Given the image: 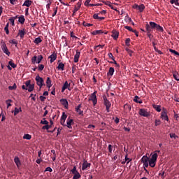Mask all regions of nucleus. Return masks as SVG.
I'll use <instances>...</instances> for the list:
<instances>
[{
	"mask_svg": "<svg viewBox=\"0 0 179 179\" xmlns=\"http://www.w3.org/2000/svg\"><path fill=\"white\" fill-rule=\"evenodd\" d=\"M43 120H41V124H42L43 125H45L42 127V129H46V130L50 129V128H51L54 122H52V120H50V125H48V121L45 120V118H43Z\"/></svg>",
	"mask_w": 179,
	"mask_h": 179,
	"instance_id": "nucleus-1",
	"label": "nucleus"
},
{
	"mask_svg": "<svg viewBox=\"0 0 179 179\" xmlns=\"http://www.w3.org/2000/svg\"><path fill=\"white\" fill-rule=\"evenodd\" d=\"M103 99L104 106L106 108L107 113H110V108H111V103L108 101V99H107V96H106V95L103 96Z\"/></svg>",
	"mask_w": 179,
	"mask_h": 179,
	"instance_id": "nucleus-2",
	"label": "nucleus"
},
{
	"mask_svg": "<svg viewBox=\"0 0 179 179\" xmlns=\"http://www.w3.org/2000/svg\"><path fill=\"white\" fill-rule=\"evenodd\" d=\"M36 81L38 86H39L40 89L43 87V86H45V84H44V79L43 78L40 77L39 75L36 76Z\"/></svg>",
	"mask_w": 179,
	"mask_h": 179,
	"instance_id": "nucleus-3",
	"label": "nucleus"
},
{
	"mask_svg": "<svg viewBox=\"0 0 179 179\" xmlns=\"http://www.w3.org/2000/svg\"><path fill=\"white\" fill-rule=\"evenodd\" d=\"M138 114L141 115V117H150V113L148 112V110L145 108L139 109Z\"/></svg>",
	"mask_w": 179,
	"mask_h": 179,
	"instance_id": "nucleus-4",
	"label": "nucleus"
},
{
	"mask_svg": "<svg viewBox=\"0 0 179 179\" xmlns=\"http://www.w3.org/2000/svg\"><path fill=\"white\" fill-rule=\"evenodd\" d=\"M97 92H94L89 98V101H92L93 106H96L97 104V96H96V94Z\"/></svg>",
	"mask_w": 179,
	"mask_h": 179,
	"instance_id": "nucleus-5",
	"label": "nucleus"
},
{
	"mask_svg": "<svg viewBox=\"0 0 179 179\" xmlns=\"http://www.w3.org/2000/svg\"><path fill=\"white\" fill-rule=\"evenodd\" d=\"M161 118L164 120V121H169V116L167 115V109L163 108L161 113Z\"/></svg>",
	"mask_w": 179,
	"mask_h": 179,
	"instance_id": "nucleus-6",
	"label": "nucleus"
},
{
	"mask_svg": "<svg viewBox=\"0 0 179 179\" xmlns=\"http://www.w3.org/2000/svg\"><path fill=\"white\" fill-rule=\"evenodd\" d=\"M1 50H2L3 52H4V54L8 55V57H9V55H10V52H9V50L8 49V47L6 46V43H3L1 45Z\"/></svg>",
	"mask_w": 179,
	"mask_h": 179,
	"instance_id": "nucleus-7",
	"label": "nucleus"
},
{
	"mask_svg": "<svg viewBox=\"0 0 179 179\" xmlns=\"http://www.w3.org/2000/svg\"><path fill=\"white\" fill-rule=\"evenodd\" d=\"M145 29H146V31H147V36H148L150 40H152V38H153V36L150 34L151 28H150V25H149V24L148 22H146Z\"/></svg>",
	"mask_w": 179,
	"mask_h": 179,
	"instance_id": "nucleus-8",
	"label": "nucleus"
},
{
	"mask_svg": "<svg viewBox=\"0 0 179 179\" xmlns=\"http://www.w3.org/2000/svg\"><path fill=\"white\" fill-rule=\"evenodd\" d=\"M66 124L64 127H67V128H69V129H72V124H73V119H69L68 118L66 120Z\"/></svg>",
	"mask_w": 179,
	"mask_h": 179,
	"instance_id": "nucleus-9",
	"label": "nucleus"
},
{
	"mask_svg": "<svg viewBox=\"0 0 179 179\" xmlns=\"http://www.w3.org/2000/svg\"><path fill=\"white\" fill-rule=\"evenodd\" d=\"M26 34V29H20L18 30L17 37H20L21 39L24 38V35Z\"/></svg>",
	"mask_w": 179,
	"mask_h": 179,
	"instance_id": "nucleus-10",
	"label": "nucleus"
},
{
	"mask_svg": "<svg viewBox=\"0 0 179 179\" xmlns=\"http://www.w3.org/2000/svg\"><path fill=\"white\" fill-rule=\"evenodd\" d=\"M80 57V52L76 50V53L74 55V62L76 64L79 62V58Z\"/></svg>",
	"mask_w": 179,
	"mask_h": 179,
	"instance_id": "nucleus-11",
	"label": "nucleus"
},
{
	"mask_svg": "<svg viewBox=\"0 0 179 179\" xmlns=\"http://www.w3.org/2000/svg\"><path fill=\"white\" fill-rule=\"evenodd\" d=\"M60 103L62 106H64V108H68V100L66 99H60Z\"/></svg>",
	"mask_w": 179,
	"mask_h": 179,
	"instance_id": "nucleus-12",
	"label": "nucleus"
},
{
	"mask_svg": "<svg viewBox=\"0 0 179 179\" xmlns=\"http://www.w3.org/2000/svg\"><path fill=\"white\" fill-rule=\"evenodd\" d=\"M14 162L18 169L20 167V166H22V162H20V159H19V157H15L14 158Z\"/></svg>",
	"mask_w": 179,
	"mask_h": 179,
	"instance_id": "nucleus-13",
	"label": "nucleus"
},
{
	"mask_svg": "<svg viewBox=\"0 0 179 179\" xmlns=\"http://www.w3.org/2000/svg\"><path fill=\"white\" fill-rule=\"evenodd\" d=\"M91 164L90 163L87 162V161L84 160L83 166H82V170H86L87 167H90Z\"/></svg>",
	"mask_w": 179,
	"mask_h": 179,
	"instance_id": "nucleus-14",
	"label": "nucleus"
},
{
	"mask_svg": "<svg viewBox=\"0 0 179 179\" xmlns=\"http://www.w3.org/2000/svg\"><path fill=\"white\" fill-rule=\"evenodd\" d=\"M80 6H82V1H78L77 5L74 8V13H76L79 9H80Z\"/></svg>",
	"mask_w": 179,
	"mask_h": 179,
	"instance_id": "nucleus-15",
	"label": "nucleus"
},
{
	"mask_svg": "<svg viewBox=\"0 0 179 179\" xmlns=\"http://www.w3.org/2000/svg\"><path fill=\"white\" fill-rule=\"evenodd\" d=\"M150 31H152V30H155V29H156V27H157V24L155 22H150Z\"/></svg>",
	"mask_w": 179,
	"mask_h": 179,
	"instance_id": "nucleus-16",
	"label": "nucleus"
},
{
	"mask_svg": "<svg viewBox=\"0 0 179 179\" xmlns=\"http://www.w3.org/2000/svg\"><path fill=\"white\" fill-rule=\"evenodd\" d=\"M49 58L50 59V64H52V62H54V61H55V59H57V53L53 52L50 57Z\"/></svg>",
	"mask_w": 179,
	"mask_h": 179,
	"instance_id": "nucleus-17",
	"label": "nucleus"
},
{
	"mask_svg": "<svg viewBox=\"0 0 179 179\" xmlns=\"http://www.w3.org/2000/svg\"><path fill=\"white\" fill-rule=\"evenodd\" d=\"M120 33L115 30H113L112 31V37L114 38V40H117L118 38Z\"/></svg>",
	"mask_w": 179,
	"mask_h": 179,
	"instance_id": "nucleus-18",
	"label": "nucleus"
},
{
	"mask_svg": "<svg viewBox=\"0 0 179 179\" xmlns=\"http://www.w3.org/2000/svg\"><path fill=\"white\" fill-rule=\"evenodd\" d=\"M31 3H33V1H31V0H26L22 6H27V8H29V6L31 5Z\"/></svg>",
	"mask_w": 179,
	"mask_h": 179,
	"instance_id": "nucleus-19",
	"label": "nucleus"
},
{
	"mask_svg": "<svg viewBox=\"0 0 179 179\" xmlns=\"http://www.w3.org/2000/svg\"><path fill=\"white\" fill-rule=\"evenodd\" d=\"M115 69L114 67H110L109 71L107 73L108 76H113L114 75Z\"/></svg>",
	"mask_w": 179,
	"mask_h": 179,
	"instance_id": "nucleus-20",
	"label": "nucleus"
},
{
	"mask_svg": "<svg viewBox=\"0 0 179 179\" xmlns=\"http://www.w3.org/2000/svg\"><path fill=\"white\" fill-rule=\"evenodd\" d=\"M173 77L175 80H177L178 82H179V74H178V72L173 71Z\"/></svg>",
	"mask_w": 179,
	"mask_h": 179,
	"instance_id": "nucleus-21",
	"label": "nucleus"
},
{
	"mask_svg": "<svg viewBox=\"0 0 179 179\" xmlns=\"http://www.w3.org/2000/svg\"><path fill=\"white\" fill-rule=\"evenodd\" d=\"M100 2H102L103 3H104L105 5H106L107 6H109V8H111V9L114 10V7L113 6V5H111V2L110 1H100Z\"/></svg>",
	"mask_w": 179,
	"mask_h": 179,
	"instance_id": "nucleus-22",
	"label": "nucleus"
},
{
	"mask_svg": "<svg viewBox=\"0 0 179 179\" xmlns=\"http://www.w3.org/2000/svg\"><path fill=\"white\" fill-rule=\"evenodd\" d=\"M103 33H104V31H103V30H96V31H93L92 32V34L93 36H97L98 34H103Z\"/></svg>",
	"mask_w": 179,
	"mask_h": 179,
	"instance_id": "nucleus-23",
	"label": "nucleus"
},
{
	"mask_svg": "<svg viewBox=\"0 0 179 179\" xmlns=\"http://www.w3.org/2000/svg\"><path fill=\"white\" fill-rule=\"evenodd\" d=\"M26 20V19H24V15H20L18 17V22L21 24H24V21Z\"/></svg>",
	"mask_w": 179,
	"mask_h": 179,
	"instance_id": "nucleus-24",
	"label": "nucleus"
},
{
	"mask_svg": "<svg viewBox=\"0 0 179 179\" xmlns=\"http://www.w3.org/2000/svg\"><path fill=\"white\" fill-rule=\"evenodd\" d=\"M93 18L98 19L99 20H104V19H106V17H99V14H96V13L94 14Z\"/></svg>",
	"mask_w": 179,
	"mask_h": 179,
	"instance_id": "nucleus-25",
	"label": "nucleus"
},
{
	"mask_svg": "<svg viewBox=\"0 0 179 179\" xmlns=\"http://www.w3.org/2000/svg\"><path fill=\"white\" fill-rule=\"evenodd\" d=\"M139 99H141V98H139V96H135L134 99V101L135 103H138V104H142L143 101H142V100H139Z\"/></svg>",
	"mask_w": 179,
	"mask_h": 179,
	"instance_id": "nucleus-26",
	"label": "nucleus"
},
{
	"mask_svg": "<svg viewBox=\"0 0 179 179\" xmlns=\"http://www.w3.org/2000/svg\"><path fill=\"white\" fill-rule=\"evenodd\" d=\"M153 108H155V110H156V111H157L158 113H160V111H162V106H159V105H153Z\"/></svg>",
	"mask_w": 179,
	"mask_h": 179,
	"instance_id": "nucleus-27",
	"label": "nucleus"
},
{
	"mask_svg": "<svg viewBox=\"0 0 179 179\" xmlns=\"http://www.w3.org/2000/svg\"><path fill=\"white\" fill-rule=\"evenodd\" d=\"M149 157H148V156H143V157H142V159H141V162H143V163H148V162H149Z\"/></svg>",
	"mask_w": 179,
	"mask_h": 179,
	"instance_id": "nucleus-28",
	"label": "nucleus"
},
{
	"mask_svg": "<svg viewBox=\"0 0 179 179\" xmlns=\"http://www.w3.org/2000/svg\"><path fill=\"white\" fill-rule=\"evenodd\" d=\"M148 163H149V166H150V167H155V166H156V161H153V160H152V159H150V160L148 161Z\"/></svg>",
	"mask_w": 179,
	"mask_h": 179,
	"instance_id": "nucleus-29",
	"label": "nucleus"
},
{
	"mask_svg": "<svg viewBox=\"0 0 179 179\" xmlns=\"http://www.w3.org/2000/svg\"><path fill=\"white\" fill-rule=\"evenodd\" d=\"M19 113H22V108H15L14 115H17V114H19Z\"/></svg>",
	"mask_w": 179,
	"mask_h": 179,
	"instance_id": "nucleus-30",
	"label": "nucleus"
},
{
	"mask_svg": "<svg viewBox=\"0 0 179 179\" xmlns=\"http://www.w3.org/2000/svg\"><path fill=\"white\" fill-rule=\"evenodd\" d=\"M42 41H43V40L41 39V38L38 37V38H35V40L34 41V43L35 44H40V43H41Z\"/></svg>",
	"mask_w": 179,
	"mask_h": 179,
	"instance_id": "nucleus-31",
	"label": "nucleus"
},
{
	"mask_svg": "<svg viewBox=\"0 0 179 179\" xmlns=\"http://www.w3.org/2000/svg\"><path fill=\"white\" fill-rule=\"evenodd\" d=\"M150 160H152L155 162H157V153H154L151 159Z\"/></svg>",
	"mask_w": 179,
	"mask_h": 179,
	"instance_id": "nucleus-32",
	"label": "nucleus"
},
{
	"mask_svg": "<svg viewBox=\"0 0 179 179\" xmlns=\"http://www.w3.org/2000/svg\"><path fill=\"white\" fill-rule=\"evenodd\" d=\"M155 29L156 30H157V31H160L161 33H163V31H164V29L159 24H157Z\"/></svg>",
	"mask_w": 179,
	"mask_h": 179,
	"instance_id": "nucleus-33",
	"label": "nucleus"
},
{
	"mask_svg": "<svg viewBox=\"0 0 179 179\" xmlns=\"http://www.w3.org/2000/svg\"><path fill=\"white\" fill-rule=\"evenodd\" d=\"M64 68H65V64H64L63 63H59L57 69H59L60 71H64Z\"/></svg>",
	"mask_w": 179,
	"mask_h": 179,
	"instance_id": "nucleus-34",
	"label": "nucleus"
},
{
	"mask_svg": "<svg viewBox=\"0 0 179 179\" xmlns=\"http://www.w3.org/2000/svg\"><path fill=\"white\" fill-rule=\"evenodd\" d=\"M43 55H38L36 59V64H40L43 61Z\"/></svg>",
	"mask_w": 179,
	"mask_h": 179,
	"instance_id": "nucleus-35",
	"label": "nucleus"
},
{
	"mask_svg": "<svg viewBox=\"0 0 179 179\" xmlns=\"http://www.w3.org/2000/svg\"><path fill=\"white\" fill-rule=\"evenodd\" d=\"M23 139H27V141H30V139H31V135L24 134L23 136Z\"/></svg>",
	"mask_w": 179,
	"mask_h": 179,
	"instance_id": "nucleus-36",
	"label": "nucleus"
},
{
	"mask_svg": "<svg viewBox=\"0 0 179 179\" xmlns=\"http://www.w3.org/2000/svg\"><path fill=\"white\" fill-rule=\"evenodd\" d=\"M28 92H33V90H34V84H31L29 86H28V89H27Z\"/></svg>",
	"mask_w": 179,
	"mask_h": 179,
	"instance_id": "nucleus-37",
	"label": "nucleus"
},
{
	"mask_svg": "<svg viewBox=\"0 0 179 179\" xmlns=\"http://www.w3.org/2000/svg\"><path fill=\"white\" fill-rule=\"evenodd\" d=\"M170 3H171V5L175 3L176 6H179L178 0H170Z\"/></svg>",
	"mask_w": 179,
	"mask_h": 179,
	"instance_id": "nucleus-38",
	"label": "nucleus"
},
{
	"mask_svg": "<svg viewBox=\"0 0 179 179\" xmlns=\"http://www.w3.org/2000/svg\"><path fill=\"white\" fill-rule=\"evenodd\" d=\"M76 111L78 113L79 115H83V110H80V108H76Z\"/></svg>",
	"mask_w": 179,
	"mask_h": 179,
	"instance_id": "nucleus-39",
	"label": "nucleus"
},
{
	"mask_svg": "<svg viewBox=\"0 0 179 179\" xmlns=\"http://www.w3.org/2000/svg\"><path fill=\"white\" fill-rule=\"evenodd\" d=\"M143 166H144L145 171H146V173H149V171H148V169H146V168L149 167V162H144Z\"/></svg>",
	"mask_w": 179,
	"mask_h": 179,
	"instance_id": "nucleus-40",
	"label": "nucleus"
},
{
	"mask_svg": "<svg viewBox=\"0 0 179 179\" xmlns=\"http://www.w3.org/2000/svg\"><path fill=\"white\" fill-rule=\"evenodd\" d=\"M80 177V173H79V172H77L76 173H74L73 179H79Z\"/></svg>",
	"mask_w": 179,
	"mask_h": 179,
	"instance_id": "nucleus-41",
	"label": "nucleus"
},
{
	"mask_svg": "<svg viewBox=\"0 0 179 179\" xmlns=\"http://www.w3.org/2000/svg\"><path fill=\"white\" fill-rule=\"evenodd\" d=\"M139 12H142L143 10H145V5L141 4L138 6V9Z\"/></svg>",
	"mask_w": 179,
	"mask_h": 179,
	"instance_id": "nucleus-42",
	"label": "nucleus"
},
{
	"mask_svg": "<svg viewBox=\"0 0 179 179\" xmlns=\"http://www.w3.org/2000/svg\"><path fill=\"white\" fill-rule=\"evenodd\" d=\"M17 86H16V83H14L13 86H9V90H16Z\"/></svg>",
	"mask_w": 179,
	"mask_h": 179,
	"instance_id": "nucleus-43",
	"label": "nucleus"
},
{
	"mask_svg": "<svg viewBox=\"0 0 179 179\" xmlns=\"http://www.w3.org/2000/svg\"><path fill=\"white\" fill-rule=\"evenodd\" d=\"M6 103L7 104V108H9L10 107L12 106V104H10V103H12L11 99H8V100L6 101Z\"/></svg>",
	"mask_w": 179,
	"mask_h": 179,
	"instance_id": "nucleus-44",
	"label": "nucleus"
},
{
	"mask_svg": "<svg viewBox=\"0 0 179 179\" xmlns=\"http://www.w3.org/2000/svg\"><path fill=\"white\" fill-rule=\"evenodd\" d=\"M66 118H68V116L66 115V114L65 113V112L62 113V115L61 117V120H66Z\"/></svg>",
	"mask_w": 179,
	"mask_h": 179,
	"instance_id": "nucleus-45",
	"label": "nucleus"
},
{
	"mask_svg": "<svg viewBox=\"0 0 179 179\" xmlns=\"http://www.w3.org/2000/svg\"><path fill=\"white\" fill-rule=\"evenodd\" d=\"M54 13H52V16L54 17L57 15V12H58V7L53 8Z\"/></svg>",
	"mask_w": 179,
	"mask_h": 179,
	"instance_id": "nucleus-46",
	"label": "nucleus"
},
{
	"mask_svg": "<svg viewBox=\"0 0 179 179\" xmlns=\"http://www.w3.org/2000/svg\"><path fill=\"white\" fill-rule=\"evenodd\" d=\"M31 63L32 64H37V56H34L31 58Z\"/></svg>",
	"mask_w": 179,
	"mask_h": 179,
	"instance_id": "nucleus-47",
	"label": "nucleus"
},
{
	"mask_svg": "<svg viewBox=\"0 0 179 179\" xmlns=\"http://www.w3.org/2000/svg\"><path fill=\"white\" fill-rule=\"evenodd\" d=\"M83 25L85 27H90V26H93L92 24H89V23L86 22H85V21L83 22Z\"/></svg>",
	"mask_w": 179,
	"mask_h": 179,
	"instance_id": "nucleus-48",
	"label": "nucleus"
},
{
	"mask_svg": "<svg viewBox=\"0 0 179 179\" xmlns=\"http://www.w3.org/2000/svg\"><path fill=\"white\" fill-rule=\"evenodd\" d=\"M169 51L172 53L174 54V55H178L179 57V52L173 50V49H169Z\"/></svg>",
	"mask_w": 179,
	"mask_h": 179,
	"instance_id": "nucleus-49",
	"label": "nucleus"
},
{
	"mask_svg": "<svg viewBox=\"0 0 179 179\" xmlns=\"http://www.w3.org/2000/svg\"><path fill=\"white\" fill-rule=\"evenodd\" d=\"M10 44H15V47H17V41L16 40L13 39L9 41Z\"/></svg>",
	"mask_w": 179,
	"mask_h": 179,
	"instance_id": "nucleus-50",
	"label": "nucleus"
},
{
	"mask_svg": "<svg viewBox=\"0 0 179 179\" xmlns=\"http://www.w3.org/2000/svg\"><path fill=\"white\" fill-rule=\"evenodd\" d=\"M8 65H10L11 68H16L17 65L13 63V61H10L8 62Z\"/></svg>",
	"mask_w": 179,
	"mask_h": 179,
	"instance_id": "nucleus-51",
	"label": "nucleus"
},
{
	"mask_svg": "<svg viewBox=\"0 0 179 179\" xmlns=\"http://www.w3.org/2000/svg\"><path fill=\"white\" fill-rule=\"evenodd\" d=\"M130 43H131V39H130L129 38H127L125 40V44H126V45H127L128 47H129Z\"/></svg>",
	"mask_w": 179,
	"mask_h": 179,
	"instance_id": "nucleus-52",
	"label": "nucleus"
},
{
	"mask_svg": "<svg viewBox=\"0 0 179 179\" xmlns=\"http://www.w3.org/2000/svg\"><path fill=\"white\" fill-rule=\"evenodd\" d=\"M38 71H40L41 72V71H43V69H44V64H39L38 66Z\"/></svg>",
	"mask_w": 179,
	"mask_h": 179,
	"instance_id": "nucleus-53",
	"label": "nucleus"
},
{
	"mask_svg": "<svg viewBox=\"0 0 179 179\" xmlns=\"http://www.w3.org/2000/svg\"><path fill=\"white\" fill-rule=\"evenodd\" d=\"M52 82L51 81V78H50V77L47 78L46 80V85H52Z\"/></svg>",
	"mask_w": 179,
	"mask_h": 179,
	"instance_id": "nucleus-54",
	"label": "nucleus"
},
{
	"mask_svg": "<svg viewBox=\"0 0 179 179\" xmlns=\"http://www.w3.org/2000/svg\"><path fill=\"white\" fill-rule=\"evenodd\" d=\"M160 124H162V121H160V120H155V127H158Z\"/></svg>",
	"mask_w": 179,
	"mask_h": 179,
	"instance_id": "nucleus-55",
	"label": "nucleus"
},
{
	"mask_svg": "<svg viewBox=\"0 0 179 179\" xmlns=\"http://www.w3.org/2000/svg\"><path fill=\"white\" fill-rule=\"evenodd\" d=\"M124 29H126L127 30H129V31H134V29H132V27H129V26H125Z\"/></svg>",
	"mask_w": 179,
	"mask_h": 179,
	"instance_id": "nucleus-56",
	"label": "nucleus"
},
{
	"mask_svg": "<svg viewBox=\"0 0 179 179\" xmlns=\"http://www.w3.org/2000/svg\"><path fill=\"white\" fill-rule=\"evenodd\" d=\"M71 173L73 174H76V173H78V171L76 170V166H73V169L71 170Z\"/></svg>",
	"mask_w": 179,
	"mask_h": 179,
	"instance_id": "nucleus-57",
	"label": "nucleus"
},
{
	"mask_svg": "<svg viewBox=\"0 0 179 179\" xmlns=\"http://www.w3.org/2000/svg\"><path fill=\"white\" fill-rule=\"evenodd\" d=\"M45 171H49V173H52V169L50 166L47 167L45 169Z\"/></svg>",
	"mask_w": 179,
	"mask_h": 179,
	"instance_id": "nucleus-58",
	"label": "nucleus"
},
{
	"mask_svg": "<svg viewBox=\"0 0 179 179\" xmlns=\"http://www.w3.org/2000/svg\"><path fill=\"white\" fill-rule=\"evenodd\" d=\"M108 150L109 153H113V145H111V144L108 145Z\"/></svg>",
	"mask_w": 179,
	"mask_h": 179,
	"instance_id": "nucleus-59",
	"label": "nucleus"
},
{
	"mask_svg": "<svg viewBox=\"0 0 179 179\" xmlns=\"http://www.w3.org/2000/svg\"><path fill=\"white\" fill-rule=\"evenodd\" d=\"M9 20H10V22L12 26H15V20H14L13 17H10V18L9 19Z\"/></svg>",
	"mask_w": 179,
	"mask_h": 179,
	"instance_id": "nucleus-60",
	"label": "nucleus"
},
{
	"mask_svg": "<svg viewBox=\"0 0 179 179\" xmlns=\"http://www.w3.org/2000/svg\"><path fill=\"white\" fill-rule=\"evenodd\" d=\"M108 57L110 58V59H113V61H115L114 59V56L113 55V53H108Z\"/></svg>",
	"mask_w": 179,
	"mask_h": 179,
	"instance_id": "nucleus-61",
	"label": "nucleus"
},
{
	"mask_svg": "<svg viewBox=\"0 0 179 179\" xmlns=\"http://www.w3.org/2000/svg\"><path fill=\"white\" fill-rule=\"evenodd\" d=\"M69 86V84L68 83V81H66L63 85V87H65L66 89H68V87Z\"/></svg>",
	"mask_w": 179,
	"mask_h": 179,
	"instance_id": "nucleus-62",
	"label": "nucleus"
},
{
	"mask_svg": "<svg viewBox=\"0 0 179 179\" xmlns=\"http://www.w3.org/2000/svg\"><path fill=\"white\" fill-rule=\"evenodd\" d=\"M31 84H30V80H27L25 82V86L27 87H28V86L31 85Z\"/></svg>",
	"mask_w": 179,
	"mask_h": 179,
	"instance_id": "nucleus-63",
	"label": "nucleus"
},
{
	"mask_svg": "<svg viewBox=\"0 0 179 179\" xmlns=\"http://www.w3.org/2000/svg\"><path fill=\"white\" fill-rule=\"evenodd\" d=\"M45 99H46V97L44 96H40V100H41V101H44V100H45Z\"/></svg>",
	"mask_w": 179,
	"mask_h": 179,
	"instance_id": "nucleus-64",
	"label": "nucleus"
}]
</instances>
